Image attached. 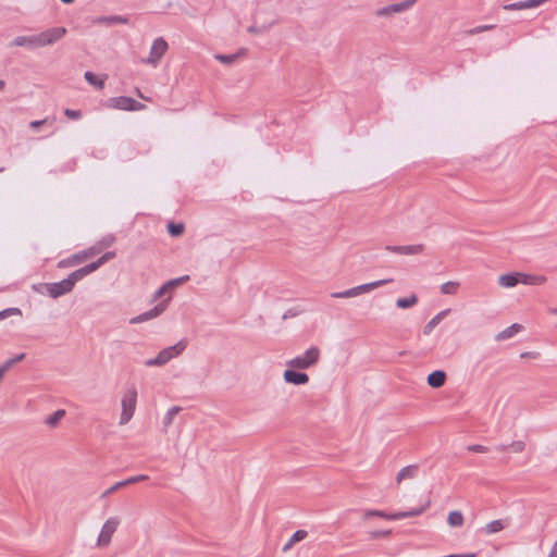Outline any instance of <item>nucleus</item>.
Masks as SVG:
<instances>
[{"mask_svg": "<svg viewBox=\"0 0 557 557\" xmlns=\"http://www.w3.org/2000/svg\"><path fill=\"white\" fill-rule=\"evenodd\" d=\"M73 286L70 283L69 278L65 277L60 282L54 283H39L34 284L33 289L41 295H48L49 297L57 299L62 297L73 290Z\"/></svg>", "mask_w": 557, "mask_h": 557, "instance_id": "nucleus-1", "label": "nucleus"}, {"mask_svg": "<svg viewBox=\"0 0 557 557\" xmlns=\"http://www.w3.org/2000/svg\"><path fill=\"white\" fill-rule=\"evenodd\" d=\"M430 504H431V502L428 500L424 505H422L419 508H413V509L406 510V511H398L395 513H387L383 510L370 509V510L366 511L364 518L379 517V518H384L387 520H401L405 518L418 517L426 510V508L430 506Z\"/></svg>", "mask_w": 557, "mask_h": 557, "instance_id": "nucleus-2", "label": "nucleus"}, {"mask_svg": "<svg viewBox=\"0 0 557 557\" xmlns=\"http://www.w3.org/2000/svg\"><path fill=\"white\" fill-rule=\"evenodd\" d=\"M393 282L392 278L379 280L371 283L361 284L359 286H355L352 288L346 289L344 292H335L331 294L333 298H351L357 297L361 294L373 290L376 287L383 286L387 283Z\"/></svg>", "mask_w": 557, "mask_h": 557, "instance_id": "nucleus-3", "label": "nucleus"}, {"mask_svg": "<svg viewBox=\"0 0 557 557\" xmlns=\"http://www.w3.org/2000/svg\"><path fill=\"white\" fill-rule=\"evenodd\" d=\"M104 106L109 109L115 110H124V111H140L146 108V106L132 97L127 96H119L109 98Z\"/></svg>", "mask_w": 557, "mask_h": 557, "instance_id": "nucleus-4", "label": "nucleus"}, {"mask_svg": "<svg viewBox=\"0 0 557 557\" xmlns=\"http://www.w3.org/2000/svg\"><path fill=\"white\" fill-rule=\"evenodd\" d=\"M320 349L315 346L310 347L305 354L297 356L287 362V366L294 369H308L319 361Z\"/></svg>", "mask_w": 557, "mask_h": 557, "instance_id": "nucleus-5", "label": "nucleus"}, {"mask_svg": "<svg viewBox=\"0 0 557 557\" xmlns=\"http://www.w3.org/2000/svg\"><path fill=\"white\" fill-rule=\"evenodd\" d=\"M101 251V248H97V246L89 247L87 249L81 250L78 252H75L71 255L70 257L62 259L58 262L59 269H65L78 265L83 263L88 258H91L99 253Z\"/></svg>", "mask_w": 557, "mask_h": 557, "instance_id": "nucleus-6", "label": "nucleus"}, {"mask_svg": "<svg viewBox=\"0 0 557 557\" xmlns=\"http://www.w3.org/2000/svg\"><path fill=\"white\" fill-rule=\"evenodd\" d=\"M137 403V391L135 387L128 389L122 398V413L120 424H126L133 417Z\"/></svg>", "mask_w": 557, "mask_h": 557, "instance_id": "nucleus-7", "label": "nucleus"}, {"mask_svg": "<svg viewBox=\"0 0 557 557\" xmlns=\"http://www.w3.org/2000/svg\"><path fill=\"white\" fill-rule=\"evenodd\" d=\"M66 28L63 26L52 27L46 29L36 36V48L53 45L62 39L66 34Z\"/></svg>", "mask_w": 557, "mask_h": 557, "instance_id": "nucleus-8", "label": "nucleus"}, {"mask_svg": "<svg viewBox=\"0 0 557 557\" xmlns=\"http://www.w3.org/2000/svg\"><path fill=\"white\" fill-rule=\"evenodd\" d=\"M170 300H171V297H168V298L161 300L158 305H156L150 310L132 318L129 320V323L138 324V323H143V322H146V321H149L151 319L159 317L161 313H163L165 311V309L169 306Z\"/></svg>", "mask_w": 557, "mask_h": 557, "instance_id": "nucleus-9", "label": "nucleus"}, {"mask_svg": "<svg viewBox=\"0 0 557 557\" xmlns=\"http://www.w3.org/2000/svg\"><path fill=\"white\" fill-rule=\"evenodd\" d=\"M120 520L116 517L109 518L102 525L101 532L98 536V545H108L111 541V536L116 531Z\"/></svg>", "mask_w": 557, "mask_h": 557, "instance_id": "nucleus-10", "label": "nucleus"}, {"mask_svg": "<svg viewBox=\"0 0 557 557\" xmlns=\"http://www.w3.org/2000/svg\"><path fill=\"white\" fill-rule=\"evenodd\" d=\"M169 48L168 42L163 37H158L153 40L151 49H150V55L147 60V62L157 64L160 59L163 57V54L166 52Z\"/></svg>", "mask_w": 557, "mask_h": 557, "instance_id": "nucleus-11", "label": "nucleus"}, {"mask_svg": "<svg viewBox=\"0 0 557 557\" xmlns=\"http://www.w3.org/2000/svg\"><path fill=\"white\" fill-rule=\"evenodd\" d=\"M418 0H405L399 3H393L386 7H383L376 11L377 16H389L395 13H400L410 9Z\"/></svg>", "mask_w": 557, "mask_h": 557, "instance_id": "nucleus-12", "label": "nucleus"}, {"mask_svg": "<svg viewBox=\"0 0 557 557\" xmlns=\"http://www.w3.org/2000/svg\"><path fill=\"white\" fill-rule=\"evenodd\" d=\"M188 280H189V276L188 275H184V276L172 278V280L165 282L153 294V300H157V299L161 298L163 295H165L168 293H171L177 286H180L181 284L187 282Z\"/></svg>", "mask_w": 557, "mask_h": 557, "instance_id": "nucleus-13", "label": "nucleus"}, {"mask_svg": "<svg viewBox=\"0 0 557 557\" xmlns=\"http://www.w3.org/2000/svg\"><path fill=\"white\" fill-rule=\"evenodd\" d=\"M283 377L286 383L294 385H305L309 382V376L307 373L290 367L284 371Z\"/></svg>", "mask_w": 557, "mask_h": 557, "instance_id": "nucleus-14", "label": "nucleus"}, {"mask_svg": "<svg viewBox=\"0 0 557 557\" xmlns=\"http://www.w3.org/2000/svg\"><path fill=\"white\" fill-rule=\"evenodd\" d=\"M385 250L399 253V255H419L423 252L424 246L422 244L417 245H406V246H392L387 245L385 246Z\"/></svg>", "mask_w": 557, "mask_h": 557, "instance_id": "nucleus-15", "label": "nucleus"}, {"mask_svg": "<svg viewBox=\"0 0 557 557\" xmlns=\"http://www.w3.org/2000/svg\"><path fill=\"white\" fill-rule=\"evenodd\" d=\"M548 0H524V1H518L512 2L508 4H504L503 9L506 11H518V10H525V9H533L537 8Z\"/></svg>", "mask_w": 557, "mask_h": 557, "instance_id": "nucleus-16", "label": "nucleus"}, {"mask_svg": "<svg viewBox=\"0 0 557 557\" xmlns=\"http://www.w3.org/2000/svg\"><path fill=\"white\" fill-rule=\"evenodd\" d=\"M95 271H97V269L95 268L94 263L90 262V263L73 271L72 273H70L67 275V278H69L70 283L72 284V286L74 287L77 282L82 281L84 277L94 273Z\"/></svg>", "mask_w": 557, "mask_h": 557, "instance_id": "nucleus-17", "label": "nucleus"}, {"mask_svg": "<svg viewBox=\"0 0 557 557\" xmlns=\"http://www.w3.org/2000/svg\"><path fill=\"white\" fill-rule=\"evenodd\" d=\"M446 379H447V374L445 371L434 370L428 375L426 382L431 387L440 388L445 384Z\"/></svg>", "mask_w": 557, "mask_h": 557, "instance_id": "nucleus-18", "label": "nucleus"}, {"mask_svg": "<svg viewBox=\"0 0 557 557\" xmlns=\"http://www.w3.org/2000/svg\"><path fill=\"white\" fill-rule=\"evenodd\" d=\"M520 283V272H510L498 277L502 287L511 288Z\"/></svg>", "mask_w": 557, "mask_h": 557, "instance_id": "nucleus-19", "label": "nucleus"}, {"mask_svg": "<svg viewBox=\"0 0 557 557\" xmlns=\"http://www.w3.org/2000/svg\"><path fill=\"white\" fill-rule=\"evenodd\" d=\"M419 466L418 465H409L399 470L396 475V481L399 484L404 480L414 479L418 475Z\"/></svg>", "mask_w": 557, "mask_h": 557, "instance_id": "nucleus-20", "label": "nucleus"}, {"mask_svg": "<svg viewBox=\"0 0 557 557\" xmlns=\"http://www.w3.org/2000/svg\"><path fill=\"white\" fill-rule=\"evenodd\" d=\"M9 47H27L29 49H36V36H17L9 44Z\"/></svg>", "mask_w": 557, "mask_h": 557, "instance_id": "nucleus-21", "label": "nucleus"}, {"mask_svg": "<svg viewBox=\"0 0 557 557\" xmlns=\"http://www.w3.org/2000/svg\"><path fill=\"white\" fill-rule=\"evenodd\" d=\"M450 312V309H445L438 312L435 317H433L423 327V334L430 335L432 331L436 327V325L446 318Z\"/></svg>", "mask_w": 557, "mask_h": 557, "instance_id": "nucleus-22", "label": "nucleus"}, {"mask_svg": "<svg viewBox=\"0 0 557 557\" xmlns=\"http://www.w3.org/2000/svg\"><path fill=\"white\" fill-rule=\"evenodd\" d=\"M522 329H523V326L521 324L513 323L510 326L503 330L502 332H499L495 336V339L497 342H503V341L509 339V338L513 337L517 333H519Z\"/></svg>", "mask_w": 557, "mask_h": 557, "instance_id": "nucleus-23", "label": "nucleus"}, {"mask_svg": "<svg viewBox=\"0 0 557 557\" xmlns=\"http://www.w3.org/2000/svg\"><path fill=\"white\" fill-rule=\"evenodd\" d=\"M98 24H104L107 26H112L116 24H127L128 18L122 15H109V16H99L95 21Z\"/></svg>", "mask_w": 557, "mask_h": 557, "instance_id": "nucleus-24", "label": "nucleus"}, {"mask_svg": "<svg viewBox=\"0 0 557 557\" xmlns=\"http://www.w3.org/2000/svg\"><path fill=\"white\" fill-rule=\"evenodd\" d=\"M547 281L544 275H534L520 272V283L524 285H542Z\"/></svg>", "mask_w": 557, "mask_h": 557, "instance_id": "nucleus-25", "label": "nucleus"}, {"mask_svg": "<svg viewBox=\"0 0 557 557\" xmlns=\"http://www.w3.org/2000/svg\"><path fill=\"white\" fill-rule=\"evenodd\" d=\"M171 359L169 358V354L162 349L157 357L148 359L145 361V366L147 367H162L166 364Z\"/></svg>", "mask_w": 557, "mask_h": 557, "instance_id": "nucleus-26", "label": "nucleus"}, {"mask_svg": "<svg viewBox=\"0 0 557 557\" xmlns=\"http://www.w3.org/2000/svg\"><path fill=\"white\" fill-rule=\"evenodd\" d=\"M246 51L247 50L245 48H240L236 53H232V54L219 53V54H215L214 58L218 61H220L221 63L230 65V64L234 63L238 58L246 54Z\"/></svg>", "mask_w": 557, "mask_h": 557, "instance_id": "nucleus-27", "label": "nucleus"}, {"mask_svg": "<svg viewBox=\"0 0 557 557\" xmlns=\"http://www.w3.org/2000/svg\"><path fill=\"white\" fill-rule=\"evenodd\" d=\"M308 535L306 530H297L287 541V543L283 546L282 550L284 553L288 552L296 543L305 540Z\"/></svg>", "mask_w": 557, "mask_h": 557, "instance_id": "nucleus-28", "label": "nucleus"}, {"mask_svg": "<svg viewBox=\"0 0 557 557\" xmlns=\"http://www.w3.org/2000/svg\"><path fill=\"white\" fill-rule=\"evenodd\" d=\"M507 523L505 520H502V519H498V520H493L491 521L490 523H487L483 529L482 531L485 533V534H494V533H497L502 530H504L506 528Z\"/></svg>", "mask_w": 557, "mask_h": 557, "instance_id": "nucleus-29", "label": "nucleus"}, {"mask_svg": "<svg viewBox=\"0 0 557 557\" xmlns=\"http://www.w3.org/2000/svg\"><path fill=\"white\" fill-rule=\"evenodd\" d=\"M187 347V341L182 339L178 343H176L173 346L164 348V350L169 354V358L173 359L174 357H177L181 355Z\"/></svg>", "mask_w": 557, "mask_h": 557, "instance_id": "nucleus-30", "label": "nucleus"}, {"mask_svg": "<svg viewBox=\"0 0 557 557\" xmlns=\"http://www.w3.org/2000/svg\"><path fill=\"white\" fill-rule=\"evenodd\" d=\"M418 296L411 294L409 297H401L396 300V307L399 309H408L418 304Z\"/></svg>", "mask_w": 557, "mask_h": 557, "instance_id": "nucleus-31", "label": "nucleus"}, {"mask_svg": "<svg viewBox=\"0 0 557 557\" xmlns=\"http://www.w3.org/2000/svg\"><path fill=\"white\" fill-rule=\"evenodd\" d=\"M463 515L459 510H453L448 513L447 523L453 528H459L463 524Z\"/></svg>", "mask_w": 557, "mask_h": 557, "instance_id": "nucleus-32", "label": "nucleus"}, {"mask_svg": "<svg viewBox=\"0 0 557 557\" xmlns=\"http://www.w3.org/2000/svg\"><path fill=\"white\" fill-rule=\"evenodd\" d=\"M84 78L88 84L97 89H102L104 87V81L90 71L85 72Z\"/></svg>", "mask_w": 557, "mask_h": 557, "instance_id": "nucleus-33", "label": "nucleus"}, {"mask_svg": "<svg viewBox=\"0 0 557 557\" xmlns=\"http://www.w3.org/2000/svg\"><path fill=\"white\" fill-rule=\"evenodd\" d=\"M168 233L173 237H178L184 234L185 225L181 222H169L166 225Z\"/></svg>", "mask_w": 557, "mask_h": 557, "instance_id": "nucleus-34", "label": "nucleus"}, {"mask_svg": "<svg viewBox=\"0 0 557 557\" xmlns=\"http://www.w3.org/2000/svg\"><path fill=\"white\" fill-rule=\"evenodd\" d=\"M182 411V407L180 406H173L171 407L168 412L165 413L164 418H163V428L164 430H166L173 422V419L175 418V416L177 413H180Z\"/></svg>", "mask_w": 557, "mask_h": 557, "instance_id": "nucleus-35", "label": "nucleus"}, {"mask_svg": "<svg viewBox=\"0 0 557 557\" xmlns=\"http://www.w3.org/2000/svg\"><path fill=\"white\" fill-rule=\"evenodd\" d=\"M64 416H65V410L58 409L46 419V424L49 425L50 428H55L59 424V422L63 419Z\"/></svg>", "mask_w": 557, "mask_h": 557, "instance_id": "nucleus-36", "label": "nucleus"}, {"mask_svg": "<svg viewBox=\"0 0 557 557\" xmlns=\"http://www.w3.org/2000/svg\"><path fill=\"white\" fill-rule=\"evenodd\" d=\"M115 256H116L115 251H107L100 258H98L96 261H92V263H94L95 268L98 270L104 263H107L111 259L115 258Z\"/></svg>", "mask_w": 557, "mask_h": 557, "instance_id": "nucleus-37", "label": "nucleus"}, {"mask_svg": "<svg viewBox=\"0 0 557 557\" xmlns=\"http://www.w3.org/2000/svg\"><path fill=\"white\" fill-rule=\"evenodd\" d=\"M459 287L458 282H446L441 286V292L444 295H453L457 292V288Z\"/></svg>", "mask_w": 557, "mask_h": 557, "instance_id": "nucleus-38", "label": "nucleus"}, {"mask_svg": "<svg viewBox=\"0 0 557 557\" xmlns=\"http://www.w3.org/2000/svg\"><path fill=\"white\" fill-rule=\"evenodd\" d=\"M11 315H22V310L16 307L7 308L0 311V321L11 317Z\"/></svg>", "mask_w": 557, "mask_h": 557, "instance_id": "nucleus-39", "label": "nucleus"}, {"mask_svg": "<svg viewBox=\"0 0 557 557\" xmlns=\"http://www.w3.org/2000/svg\"><path fill=\"white\" fill-rule=\"evenodd\" d=\"M148 479H149V476L146 475V474H138V475L131 476V478H128L126 480H123V483H124V486H127L129 484L143 482V481H146Z\"/></svg>", "mask_w": 557, "mask_h": 557, "instance_id": "nucleus-40", "label": "nucleus"}, {"mask_svg": "<svg viewBox=\"0 0 557 557\" xmlns=\"http://www.w3.org/2000/svg\"><path fill=\"white\" fill-rule=\"evenodd\" d=\"M121 487H124V483H123V481L116 482L114 485H112L111 487H109L108 490H106V491L101 494V498H106V497H108L109 495H111V494H112V493H114L115 491L120 490Z\"/></svg>", "mask_w": 557, "mask_h": 557, "instance_id": "nucleus-41", "label": "nucleus"}, {"mask_svg": "<svg viewBox=\"0 0 557 557\" xmlns=\"http://www.w3.org/2000/svg\"><path fill=\"white\" fill-rule=\"evenodd\" d=\"M64 114L70 120H78L82 117V111L81 110H74V109H65Z\"/></svg>", "mask_w": 557, "mask_h": 557, "instance_id": "nucleus-42", "label": "nucleus"}, {"mask_svg": "<svg viewBox=\"0 0 557 557\" xmlns=\"http://www.w3.org/2000/svg\"><path fill=\"white\" fill-rule=\"evenodd\" d=\"M114 236L108 235L99 242V246H97V248H101L102 250L103 248L110 247L114 243Z\"/></svg>", "mask_w": 557, "mask_h": 557, "instance_id": "nucleus-43", "label": "nucleus"}, {"mask_svg": "<svg viewBox=\"0 0 557 557\" xmlns=\"http://www.w3.org/2000/svg\"><path fill=\"white\" fill-rule=\"evenodd\" d=\"M509 447L515 451V453H521L524 447H525V444L524 442L522 441H513L511 444H509Z\"/></svg>", "mask_w": 557, "mask_h": 557, "instance_id": "nucleus-44", "label": "nucleus"}, {"mask_svg": "<svg viewBox=\"0 0 557 557\" xmlns=\"http://www.w3.org/2000/svg\"><path fill=\"white\" fill-rule=\"evenodd\" d=\"M48 117L44 119V120H35V121H32L29 123V127L34 131H38L40 128V126H42L44 124H47L48 123Z\"/></svg>", "mask_w": 557, "mask_h": 557, "instance_id": "nucleus-45", "label": "nucleus"}, {"mask_svg": "<svg viewBox=\"0 0 557 557\" xmlns=\"http://www.w3.org/2000/svg\"><path fill=\"white\" fill-rule=\"evenodd\" d=\"M467 449L472 453H486L487 451V447L480 445V444L469 445L467 447Z\"/></svg>", "mask_w": 557, "mask_h": 557, "instance_id": "nucleus-46", "label": "nucleus"}, {"mask_svg": "<svg viewBox=\"0 0 557 557\" xmlns=\"http://www.w3.org/2000/svg\"><path fill=\"white\" fill-rule=\"evenodd\" d=\"M300 313V311L298 309H295V308H290L288 310H286L284 312V314L282 315V319L283 320H287V319H290V318H295L297 317L298 314Z\"/></svg>", "mask_w": 557, "mask_h": 557, "instance_id": "nucleus-47", "label": "nucleus"}, {"mask_svg": "<svg viewBox=\"0 0 557 557\" xmlns=\"http://www.w3.org/2000/svg\"><path fill=\"white\" fill-rule=\"evenodd\" d=\"M392 533L391 530H377V531H373L371 532V536L373 539H379V537H383V536H387Z\"/></svg>", "mask_w": 557, "mask_h": 557, "instance_id": "nucleus-48", "label": "nucleus"}, {"mask_svg": "<svg viewBox=\"0 0 557 557\" xmlns=\"http://www.w3.org/2000/svg\"><path fill=\"white\" fill-rule=\"evenodd\" d=\"M494 26L493 25H482V26H478L475 27L474 29H472L470 33L471 34H478V33H481L483 30H487V29H491L493 28Z\"/></svg>", "mask_w": 557, "mask_h": 557, "instance_id": "nucleus-49", "label": "nucleus"}, {"mask_svg": "<svg viewBox=\"0 0 557 557\" xmlns=\"http://www.w3.org/2000/svg\"><path fill=\"white\" fill-rule=\"evenodd\" d=\"M537 356V352H533V351H525V352H522L520 355V358L522 359H525V358H535Z\"/></svg>", "mask_w": 557, "mask_h": 557, "instance_id": "nucleus-50", "label": "nucleus"}, {"mask_svg": "<svg viewBox=\"0 0 557 557\" xmlns=\"http://www.w3.org/2000/svg\"><path fill=\"white\" fill-rule=\"evenodd\" d=\"M25 357H26V354L22 352V354H18V355H16L14 358H11V359H12V360L14 361V363L16 364V363H18V362L23 361V360L25 359Z\"/></svg>", "mask_w": 557, "mask_h": 557, "instance_id": "nucleus-51", "label": "nucleus"}, {"mask_svg": "<svg viewBox=\"0 0 557 557\" xmlns=\"http://www.w3.org/2000/svg\"><path fill=\"white\" fill-rule=\"evenodd\" d=\"M548 557H557V541L555 542V544L553 545L552 549H550V553L548 555Z\"/></svg>", "mask_w": 557, "mask_h": 557, "instance_id": "nucleus-52", "label": "nucleus"}, {"mask_svg": "<svg viewBox=\"0 0 557 557\" xmlns=\"http://www.w3.org/2000/svg\"><path fill=\"white\" fill-rule=\"evenodd\" d=\"M3 364L8 368V370H10L13 366H15V363L12 359H8Z\"/></svg>", "mask_w": 557, "mask_h": 557, "instance_id": "nucleus-53", "label": "nucleus"}, {"mask_svg": "<svg viewBox=\"0 0 557 557\" xmlns=\"http://www.w3.org/2000/svg\"><path fill=\"white\" fill-rule=\"evenodd\" d=\"M509 448H510L509 445H500L497 447V449L500 451H507Z\"/></svg>", "mask_w": 557, "mask_h": 557, "instance_id": "nucleus-54", "label": "nucleus"}, {"mask_svg": "<svg viewBox=\"0 0 557 557\" xmlns=\"http://www.w3.org/2000/svg\"><path fill=\"white\" fill-rule=\"evenodd\" d=\"M8 371H9V370H8V368H7L4 364L0 366V372H1L3 375H4Z\"/></svg>", "mask_w": 557, "mask_h": 557, "instance_id": "nucleus-55", "label": "nucleus"}, {"mask_svg": "<svg viewBox=\"0 0 557 557\" xmlns=\"http://www.w3.org/2000/svg\"><path fill=\"white\" fill-rule=\"evenodd\" d=\"M248 32H249V33H257V32H258V29H257V27H256V26H249V27H248Z\"/></svg>", "mask_w": 557, "mask_h": 557, "instance_id": "nucleus-56", "label": "nucleus"}, {"mask_svg": "<svg viewBox=\"0 0 557 557\" xmlns=\"http://www.w3.org/2000/svg\"><path fill=\"white\" fill-rule=\"evenodd\" d=\"M64 4H72L75 0H60Z\"/></svg>", "mask_w": 557, "mask_h": 557, "instance_id": "nucleus-57", "label": "nucleus"}, {"mask_svg": "<svg viewBox=\"0 0 557 557\" xmlns=\"http://www.w3.org/2000/svg\"><path fill=\"white\" fill-rule=\"evenodd\" d=\"M5 86V82L0 79V90H2Z\"/></svg>", "mask_w": 557, "mask_h": 557, "instance_id": "nucleus-58", "label": "nucleus"}, {"mask_svg": "<svg viewBox=\"0 0 557 557\" xmlns=\"http://www.w3.org/2000/svg\"><path fill=\"white\" fill-rule=\"evenodd\" d=\"M549 312L557 315V308H550Z\"/></svg>", "mask_w": 557, "mask_h": 557, "instance_id": "nucleus-59", "label": "nucleus"}, {"mask_svg": "<svg viewBox=\"0 0 557 557\" xmlns=\"http://www.w3.org/2000/svg\"><path fill=\"white\" fill-rule=\"evenodd\" d=\"M138 96L143 98V94L137 89Z\"/></svg>", "mask_w": 557, "mask_h": 557, "instance_id": "nucleus-60", "label": "nucleus"}, {"mask_svg": "<svg viewBox=\"0 0 557 557\" xmlns=\"http://www.w3.org/2000/svg\"><path fill=\"white\" fill-rule=\"evenodd\" d=\"M3 171H4V168L0 166V173H2Z\"/></svg>", "mask_w": 557, "mask_h": 557, "instance_id": "nucleus-61", "label": "nucleus"}, {"mask_svg": "<svg viewBox=\"0 0 557 557\" xmlns=\"http://www.w3.org/2000/svg\"><path fill=\"white\" fill-rule=\"evenodd\" d=\"M3 376H4V375L0 372V381L2 380V377H3Z\"/></svg>", "mask_w": 557, "mask_h": 557, "instance_id": "nucleus-62", "label": "nucleus"}]
</instances>
